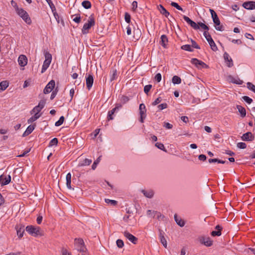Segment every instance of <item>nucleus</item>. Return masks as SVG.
I'll list each match as a JSON object with an SVG mask.
<instances>
[{"label":"nucleus","instance_id":"obj_32","mask_svg":"<svg viewBox=\"0 0 255 255\" xmlns=\"http://www.w3.org/2000/svg\"><path fill=\"white\" fill-rule=\"evenodd\" d=\"M53 14L54 15V16L55 18L56 19L57 22L59 23L61 22V23L64 25V20L62 19V18H60V16H59L58 14L57 13V11H55L53 12Z\"/></svg>","mask_w":255,"mask_h":255},{"label":"nucleus","instance_id":"obj_25","mask_svg":"<svg viewBox=\"0 0 255 255\" xmlns=\"http://www.w3.org/2000/svg\"><path fill=\"white\" fill-rule=\"evenodd\" d=\"M66 185L68 189H71L72 187L71 186V174L70 173H68L66 175Z\"/></svg>","mask_w":255,"mask_h":255},{"label":"nucleus","instance_id":"obj_41","mask_svg":"<svg viewBox=\"0 0 255 255\" xmlns=\"http://www.w3.org/2000/svg\"><path fill=\"white\" fill-rule=\"evenodd\" d=\"M58 143V139L56 137L53 138L50 140L49 143V146H52L54 145H57Z\"/></svg>","mask_w":255,"mask_h":255},{"label":"nucleus","instance_id":"obj_57","mask_svg":"<svg viewBox=\"0 0 255 255\" xmlns=\"http://www.w3.org/2000/svg\"><path fill=\"white\" fill-rule=\"evenodd\" d=\"M116 243H117V246L119 248H122L124 247V242L123 241V240H121V239H118L117 240V242H116Z\"/></svg>","mask_w":255,"mask_h":255},{"label":"nucleus","instance_id":"obj_23","mask_svg":"<svg viewBox=\"0 0 255 255\" xmlns=\"http://www.w3.org/2000/svg\"><path fill=\"white\" fill-rule=\"evenodd\" d=\"M141 192L143 194V195L146 197L149 198H152L154 194L153 191L151 190H142Z\"/></svg>","mask_w":255,"mask_h":255},{"label":"nucleus","instance_id":"obj_10","mask_svg":"<svg viewBox=\"0 0 255 255\" xmlns=\"http://www.w3.org/2000/svg\"><path fill=\"white\" fill-rule=\"evenodd\" d=\"M124 236L133 244H136L137 238L127 231L124 232Z\"/></svg>","mask_w":255,"mask_h":255},{"label":"nucleus","instance_id":"obj_51","mask_svg":"<svg viewBox=\"0 0 255 255\" xmlns=\"http://www.w3.org/2000/svg\"><path fill=\"white\" fill-rule=\"evenodd\" d=\"M101 156H99L97 159L96 160H95L93 164H92V169L94 170L96 167H97V164L99 163V162H100V159H101Z\"/></svg>","mask_w":255,"mask_h":255},{"label":"nucleus","instance_id":"obj_35","mask_svg":"<svg viewBox=\"0 0 255 255\" xmlns=\"http://www.w3.org/2000/svg\"><path fill=\"white\" fill-rule=\"evenodd\" d=\"M82 5L86 9H89L92 6L91 3L89 0H84L82 1Z\"/></svg>","mask_w":255,"mask_h":255},{"label":"nucleus","instance_id":"obj_18","mask_svg":"<svg viewBox=\"0 0 255 255\" xmlns=\"http://www.w3.org/2000/svg\"><path fill=\"white\" fill-rule=\"evenodd\" d=\"M161 40L160 41V44L162 45L164 48L166 47L167 43L168 42V38L166 35L163 34L161 36L160 38Z\"/></svg>","mask_w":255,"mask_h":255},{"label":"nucleus","instance_id":"obj_28","mask_svg":"<svg viewBox=\"0 0 255 255\" xmlns=\"http://www.w3.org/2000/svg\"><path fill=\"white\" fill-rule=\"evenodd\" d=\"M9 83L7 81L0 82V92L5 90L8 86Z\"/></svg>","mask_w":255,"mask_h":255},{"label":"nucleus","instance_id":"obj_44","mask_svg":"<svg viewBox=\"0 0 255 255\" xmlns=\"http://www.w3.org/2000/svg\"><path fill=\"white\" fill-rule=\"evenodd\" d=\"M210 13H211V16H212L213 21H214L216 19H219V17H218L217 13L213 9H210Z\"/></svg>","mask_w":255,"mask_h":255},{"label":"nucleus","instance_id":"obj_14","mask_svg":"<svg viewBox=\"0 0 255 255\" xmlns=\"http://www.w3.org/2000/svg\"><path fill=\"white\" fill-rule=\"evenodd\" d=\"M2 178L1 182V185L4 186L8 184L11 181V176L9 175L5 176L4 174H2Z\"/></svg>","mask_w":255,"mask_h":255},{"label":"nucleus","instance_id":"obj_47","mask_svg":"<svg viewBox=\"0 0 255 255\" xmlns=\"http://www.w3.org/2000/svg\"><path fill=\"white\" fill-rule=\"evenodd\" d=\"M247 85V88L249 90L252 91L254 92L255 91V86L253 84H252L251 82H248Z\"/></svg>","mask_w":255,"mask_h":255},{"label":"nucleus","instance_id":"obj_38","mask_svg":"<svg viewBox=\"0 0 255 255\" xmlns=\"http://www.w3.org/2000/svg\"><path fill=\"white\" fill-rule=\"evenodd\" d=\"M208 43L211 47V48L212 49V50L213 51H216L218 50L217 46H216V45L213 40H212L211 41L210 40V41H209Z\"/></svg>","mask_w":255,"mask_h":255},{"label":"nucleus","instance_id":"obj_56","mask_svg":"<svg viewBox=\"0 0 255 255\" xmlns=\"http://www.w3.org/2000/svg\"><path fill=\"white\" fill-rule=\"evenodd\" d=\"M160 239V242L163 245V246L166 248H167V242L164 237V236L161 237Z\"/></svg>","mask_w":255,"mask_h":255},{"label":"nucleus","instance_id":"obj_5","mask_svg":"<svg viewBox=\"0 0 255 255\" xmlns=\"http://www.w3.org/2000/svg\"><path fill=\"white\" fill-rule=\"evenodd\" d=\"M139 122L143 123L144 122V120L145 119L146 117V109L145 106L144 104H140L139 106Z\"/></svg>","mask_w":255,"mask_h":255},{"label":"nucleus","instance_id":"obj_64","mask_svg":"<svg viewBox=\"0 0 255 255\" xmlns=\"http://www.w3.org/2000/svg\"><path fill=\"white\" fill-rule=\"evenodd\" d=\"M81 18L80 14H76V16L73 19L77 23H79L81 22Z\"/></svg>","mask_w":255,"mask_h":255},{"label":"nucleus","instance_id":"obj_54","mask_svg":"<svg viewBox=\"0 0 255 255\" xmlns=\"http://www.w3.org/2000/svg\"><path fill=\"white\" fill-rule=\"evenodd\" d=\"M45 103H46V102H45V100H41L39 101V103H38V105H37V106L40 109H42L45 105Z\"/></svg>","mask_w":255,"mask_h":255},{"label":"nucleus","instance_id":"obj_36","mask_svg":"<svg viewBox=\"0 0 255 255\" xmlns=\"http://www.w3.org/2000/svg\"><path fill=\"white\" fill-rule=\"evenodd\" d=\"M181 48L182 50H185V51H189V52H193V49L192 48L191 46L190 45H189V44L183 45H182L181 47Z\"/></svg>","mask_w":255,"mask_h":255},{"label":"nucleus","instance_id":"obj_48","mask_svg":"<svg viewBox=\"0 0 255 255\" xmlns=\"http://www.w3.org/2000/svg\"><path fill=\"white\" fill-rule=\"evenodd\" d=\"M151 88H152V85H151L149 84V85H145L144 87V93L146 95H148V93L150 91V90H151Z\"/></svg>","mask_w":255,"mask_h":255},{"label":"nucleus","instance_id":"obj_45","mask_svg":"<svg viewBox=\"0 0 255 255\" xmlns=\"http://www.w3.org/2000/svg\"><path fill=\"white\" fill-rule=\"evenodd\" d=\"M92 160L89 159L87 158L85 159L83 161L82 163H81V166H86V165H89L92 163Z\"/></svg>","mask_w":255,"mask_h":255},{"label":"nucleus","instance_id":"obj_20","mask_svg":"<svg viewBox=\"0 0 255 255\" xmlns=\"http://www.w3.org/2000/svg\"><path fill=\"white\" fill-rule=\"evenodd\" d=\"M158 7L160 13L165 17H167L169 15V12L163 7L162 5L159 4L158 6Z\"/></svg>","mask_w":255,"mask_h":255},{"label":"nucleus","instance_id":"obj_27","mask_svg":"<svg viewBox=\"0 0 255 255\" xmlns=\"http://www.w3.org/2000/svg\"><path fill=\"white\" fill-rule=\"evenodd\" d=\"M147 215L151 216L152 218H154L156 215H157L158 218H159V216H161V214H160V213H159L157 211H152L150 210H147Z\"/></svg>","mask_w":255,"mask_h":255},{"label":"nucleus","instance_id":"obj_60","mask_svg":"<svg viewBox=\"0 0 255 255\" xmlns=\"http://www.w3.org/2000/svg\"><path fill=\"white\" fill-rule=\"evenodd\" d=\"M41 110V109H40L37 106H36L31 111L30 114L32 115L33 113L35 112H36V113L39 114Z\"/></svg>","mask_w":255,"mask_h":255},{"label":"nucleus","instance_id":"obj_61","mask_svg":"<svg viewBox=\"0 0 255 255\" xmlns=\"http://www.w3.org/2000/svg\"><path fill=\"white\" fill-rule=\"evenodd\" d=\"M58 91V87L56 88L53 91V92L51 93V96H50V99L53 100L57 95V93Z\"/></svg>","mask_w":255,"mask_h":255},{"label":"nucleus","instance_id":"obj_26","mask_svg":"<svg viewBox=\"0 0 255 255\" xmlns=\"http://www.w3.org/2000/svg\"><path fill=\"white\" fill-rule=\"evenodd\" d=\"M22 19L28 24L30 25L31 24L32 21L31 20L30 17L29 16V14L27 12L25 13L24 15H23L21 17Z\"/></svg>","mask_w":255,"mask_h":255},{"label":"nucleus","instance_id":"obj_37","mask_svg":"<svg viewBox=\"0 0 255 255\" xmlns=\"http://www.w3.org/2000/svg\"><path fill=\"white\" fill-rule=\"evenodd\" d=\"M16 13L20 17L22 16L25 14L27 12L24 10L22 8H18L17 10H15Z\"/></svg>","mask_w":255,"mask_h":255},{"label":"nucleus","instance_id":"obj_46","mask_svg":"<svg viewBox=\"0 0 255 255\" xmlns=\"http://www.w3.org/2000/svg\"><path fill=\"white\" fill-rule=\"evenodd\" d=\"M170 4L172 6L175 7L179 10L184 11L183 8L177 2L172 1Z\"/></svg>","mask_w":255,"mask_h":255},{"label":"nucleus","instance_id":"obj_42","mask_svg":"<svg viewBox=\"0 0 255 255\" xmlns=\"http://www.w3.org/2000/svg\"><path fill=\"white\" fill-rule=\"evenodd\" d=\"M122 107V105L120 103H117L116 104V106L114 108H113L111 111L112 112L115 113V112H117L120 108Z\"/></svg>","mask_w":255,"mask_h":255},{"label":"nucleus","instance_id":"obj_13","mask_svg":"<svg viewBox=\"0 0 255 255\" xmlns=\"http://www.w3.org/2000/svg\"><path fill=\"white\" fill-rule=\"evenodd\" d=\"M15 229L17 231V235L19 238H21L23 237L24 233V226L20 225L19 226H16Z\"/></svg>","mask_w":255,"mask_h":255},{"label":"nucleus","instance_id":"obj_40","mask_svg":"<svg viewBox=\"0 0 255 255\" xmlns=\"http://www.w3.org/2000/svg\"><path fill=\"white\" fill-rule=\"evenodd\" d=\"M105 202L107 204H111L112 206H116L118 202L116 200H111L109 199H105Z\"/></svg>","mask_w":255,"mask_h":255},{"label":"nucleus","instance_id":"obj_29","mask_svg":"<svg viewBox=\"0 0 255 255\" xmlns=\"http://www.w3.org/2000/svg\"><path fill=\"white\" fill-rule=\"evenodd\" d=\"M78 243L80 246V249H78V250L80 252H85L86 250V247L84 245V241L82 239H78Z\"/></svg>","mask_w":255,"mask_h":255},{"label":"nucleus","instance_id":"obj_2","mask_svg":"<svg viewBox=\"0 0 255 255\" xmlns=\"http://www.w3.org/2000/svg\"><path fill=\"white\" fill-rule=\"evenodd\" d=\"M95 24V18L93 15H91L88 20V22L85 23L82 29V33L86 34L89 33L90 29Z\"/></svg>","mask_w":255,"mask_h":255},{"label":"nucleus","instance_id":"obj_12","mask_svg":"<svg viewBox=\"0 0 255 255\" xmlns=\"http://www.w3.org/2000/svg\"><path fill=\"white\" fill-rule=\"evenodd\" d=\"M19 65L21 67L25 66L27 63V59L25 55H20L18 59Z\"/></svg>","mask_w":255,"mask_h":255},{"label":"nucleus","instance_id":"obj_15","mask_svg":"<svg viewBox=\"0 0 255 255\" xmlns=\"http://www.w3.org/2000/svg\"><path fill=\"white\" fill-rule=\"evenodd\" d=\"M201 242L206 247H211L213 245V241L209 237L202 238V239L201 240Z\"/></svg>","mask_w":255,"mask_h":255},{"label":"nucleus","instance_id":"obj_24","mask_svg":"<svg viewBox=\"0 0 255 255\" xmlns=\"http://www.w3.org/2000/svg\"><path fill=\"white\" fill-rule=\"evenodd\" d=\"M208 162L210 163H214V162H218V163H221V164H225L226 163H228V161H226L225 160H223L221 159H219L218 158H210L208 160Z\"/></svg>","mask_w":255,"mask_h":255},{"label":"nucleus","instance_id":"obj_16","mask_svg":"<svg viewBox=\"0 0 255 255\" xmlns=\"http://www.w3.org/2000/svg\"><path fill=\"white\" fill-rule=\"evenodd\" d=\"M35 126V124L29 126L26 130L23 132L22 136L25 137L30 134L34 129Z\"/></svg>","mask_w":255,"mask_h":255},{"label":"nucleus","instance_id":"obj_6","mask_svg":"<svg viewBox=\"0 0 255 255\" xmlns=\"http://www.w3.org/2000/svg\"><path fill=\"white\" fill-rule=\"evenodd\" d=\"M55 85V81L53 80H51L46 86L45 87L43 93L45 94H48L50 93L52 90L54 89Z\"/></svg>","mask_w":255,"mask_h":255},{"label":"nucleus","instance_id":"obj_50","mask_svg":"<svg viewBox=\"0 0 255 255\" xmlns=\"http://www.w3.org/2000/svg\"><path fill=\"white\" fill-rule=\"evenodd\" d=\"M191 42L192 43V45H191L192 47H193V48L197 49H200V46L196 43V42L195 40H194L193 39H191Z\"/></svg>","mask_w":255,"mask_h":255},{"label":"nucleus","instance_id":"obj_55","mask_svg":"<svg viewBox=\"0 0 255 255\" xmlns=\"http://www.w3.org/2000/svg\"><path fill=\"white\" fill-rule=\"evenodd\" d=\"M237 147L240 149H245L247 147V144L245 142H239L237 143Z\"/></svg>","mask_w":255,"mask_h":255},{"label":"nucleus","instance_id":"obj_11","mask_svg":"<svg viewBox=\"0 0 255 255\" xmlns=\"http://www.w3.org/2000/svg\"><path fill=\"white\" fill-rule=\"evenodd\" d=\"M224 58L226 63V65L228 67H232L234 65L233 60L231 57H230L228 53L225 52L224 53Z\"/></svg>","mask_w":255,"mask_h":255},{"label":"nucleus","instance_id":"obj_1","mask_svg":"<svg viewBox=\"0 0 255 255\" xmlns=\"http://www.w3.org/2000/svg\"><path fill=\"white\" fill-rule=\"evenodd\" d=\"M26 231L32 236L36 237L38 236L43 235L42 232L39 227H35L32 225H29L25 228Z\"/></svg>","mask_w":255,"mask_h":255},{"label":"nucleus","instance_id":"obj_30","mask_svg":"<svg viewBox=\"0 0 255 255\" xmlns=\"http://www.w3.org/2000/svg\"><path fill=\"white\" fill-rule=\"evenodd\" d=\"M229 78L231 80V82L233 83L238 84V85H242L243 83V81L241 80H240L239 78H238L237 79H236L232 76H229Z\"/></svg>","mask_w":255,"mask_h":255},{"label":"nucleus","instance_id":"obj_62","mask_svg":"<svg viewBox=\"0 0 255 255\" xmlns=\"http://www.w3.org/2000/svg\"><path fill=\"white\" fill-rule=\"evenodd\" d=\"M183 18L184 19V20L190 25H191L192 22H193V20H192L190 18H189L188 16L186 15H183Z\"/></svg>","mask_w":255,"mask_h":255},{"label":"nucleus","instance_id":"obj_59","mask_svg":"<svg viewBox=\"0 0 255 255\" xmlns=\"http://www.w3.org/2000/svg\"><path fill=\"white\" fill-rule=\"evenodd\" d=\"M162 78L161 74L160 73H157L155 77H154V80L157 82L159 83L161 81Z\"/></svg>","mask_w":255,"mask_h":255},{"label":"nucleus","instance_id":"obj_22","mask_svg":"<svg viewBox=\"0 0 255 255\" xmlns=\"http://www.w3.org/2000/svg\"><path fill=\"white\" fill-rule=\"evenodd\" d=\"M111 78L110 81H113L116 80L118 77L117 71L116 69L112 68L110 71Z\"/></svg>","mask_w":255,"mask_h":255},{"label":"nucleus","instance_id":"obj_53","mask_svg":"<svg viewBox=\"0 0 255 255\" xmlns=\"http://www.w3.org/2000/svg\"><path fill=\"white\" fill-rule=\"evenodd\" d=\"M130 15L128 12H126L125 14V21L128 23H129L130 22Z\"/></svg>","mask_w":255,"mask_h":255},{"label":"nucleus","instance_id":"obj_52","mask_svg":"<svg viewBox=\"0 0 255 255\" xmlns=\"http://www.w3.org/2000/svg\"><path fill=\"white\" fill-rule=\"evenodd\" d=\"M155 146L159 149L163 151H166L164 146L163 143L161 142H157L155 143Z\"/></svg>","mask_w":255,"mask_h":255},{"label":"nucleus","instance_id":"obj_9","mask_svg":"<svg viewBox=\"0 0 255 255\" xmlns=\"http://www.w3.org/2000/svg\"><path fill=\"white\" fill-rule=\"evenodd\" d=\"M241 138L243 141H253L255 138V136L251 132L249 131L243 134Z\"/></svg>","mask_w":255,"mask_h":255},{"label":"nucleus","instance_id":"obj_39","mask_svg":"<svg viewBox=\"0 0 255 255\" xmlns=\"http://www.w3.org/2000/svg\"><path fill=\"white\" fill-rule=\"evenodd\" d=\"M64 120L65 118L64 116L60 117L59 120L55 123V126L56 127H59L62 125L64 121Z\"/></svg>","mask_w":255,"mask_h":255},{"label":"nucleus","instance_id":"obj_4","mask_svg":"<svg viewBox=\"0 0 255 255\" xmlns=\"http://www.w3.org/2000/svg\"><path fill=\"white\" fill-rule=\"evenodd\" d=\"M192 64L194 65L197 68H208L209 66L205 63L204 62L198 60L197 58H192L191 60Z\"/></svg>","mask_w":255,"mask_h":255},{"label":"nucleus","instance_id":"obj_43","mask_svg":"<svg viewBox=\"0 0 255 255\" xmlns=\"http://www.w3.org/2000/svg\"><path fill=\"white\" fill-rule=\"evenodd\" d=\"M122 107V105L120 103H117L116 104V106L114 108H113L111 111L112 112L115 113V112H117L120 108Z\"/></svg>","mask_w":255,"mask_h":255},{"label":"nucleus","instance_id":"obj_8","mask_svg":"<svg viewBox=\"0 0 255 255\" xmlns=\"http://www.w3.org/2000/svg\"><path fill=\"white\" fill-rule=\"evenodd\" d=\"M242 6L244 8L249 10H252L255 9V1H248L244 2Z\"/></svg>","mask_w":255,"mask_h":255},{"label":"nucleus","instance_id":"obj_17","mask_svg":"<svg viewBox=\"0 0 255 255\" xmlns=\"http://www.w3.org/2000/svg\"><path fill=\"white\" fill-rule=\"evenodd\" d=\"M213 22L215 24V27L217 30L221 31L224 30V26L223 25L221 24L219 18L215 20Z\"/></svg>","mask_w":255,"mask_h":255},{"label":"nucleus","instance_id":"obj_7","mask_svg":"<svg viewBox=\"0 0 255 255\" xmlns=\"http://www.w3.org/2000/svg\"><path fill=\"white\" fill-rule=\"evenodd\" d=\"M86 86L87 88L90 90L92 88L93 82H94V78L92 74H87L86 75Z\"/></svg>","mask_w":255,"mask_h":255},{"label":"nucleus","instance_id":"obj_63","mask_svg":"<svg viewBox=\"0 0 255 255\" xmlns=\"http://www.w3.org/2000/svg\"><path fill=\"white\" fill-rule=\"evenodd\" d=\"M183 18L184 19V20L190 25H191L192 22H193V20H192L190 18H189L188 16L186 15H183Z\"/></svg>","mask_w":255,"mask_h":255},{"label":"nucleus","instance_id":"obj_21","mask_svg":"<svg viewBox=\"0 0 255 255\" xmlns=\"http://www.w3.org/2000/svg\"><path fill=\"white\" fill-rule=\"evenodd\" d=\"M237 109L238 110L239 112L241 114V116L244 118L246 116V110L245 108L240 105L237 106Z\"/></svg>","mask_w":255,"mask_h":255},{"label":"nucleus","instance_id":"obj_19","mask_svg":"<svg viewBox=\"0 0 255 255\" xmlns=\"http://www.w3.org/2000/svg\"><path fill=\"white\" fill-rule=\"evenodd\" d=\"M174 220L178 225L182 227L185 225V222L181 218L178 217L176 214L174 215Z\"/></svg>","mask_w":255,"mask_h":255},{"label":"nucleus","instance_id":"obj_33","mask_svg":"<svg viewBox=\"0 0 255 255\" xmlns=\"http://www.w3.org/2000/svg\"><path fill=\"white\" fill-rule=\"evenodd\" d=\"M129 98L127 96L122 95L120 98L121 103L122 105L126 104L129 101Z\"/></svg>","mask_w":255,"mask_h":255},{"label":"nucleus","instance_id":"obj_34","mask_svg":"<svg viewBox=\"0 0 255 255\" xmlns=\"http://www.w3.org/2000/svg\"><path fill=\"white\" fill-rule=\"evenodd\" d=\"M172 82L174 84H179L181 83V79L179 76L175 75L172 77Z\"/></svg>","mask_w":255,"mask_h":255},{"label":"nucleus","instance_id":"obj_3","mask_svg":"<svg viewBox=\"0 0 255 255\" xmlns=\"http://www.w3.org/2000/svg\"><path fill=\"white\" fill-rule=\"evenodd\" d=\"M44 54L45 60H44L42 65L41 69L42 73H44L49 67L52 60V55L49 52L44 51Z\"/></svg>","mask_w":255,"mask_h":255},{"label":"nucleus","instance_id":"obj_58","mask_svg":"<svg viewBox=\"0 0 255 255\" xmlns=\"http://www.w3.org/2000/svg\"><path fill=\"white\" fill-rule=\"evenodd\" d=\"M222 234V232L220 231H213L211 233V235L213 237L220 236Z\"/></svg>","mask_w":255,"mask_h":255},{"label":"nucleus","instance_id":"obj_49","mask_svg":"<svg viewBox=\"0 0 255 255\" xmlns=\"http://www.w3.org/2000/svg\"><path fill=\"white\" fill-rule=\"evenodd\" d=\"M243 99L246 103H247L249 104H251L253 101L252 98L247 96H243Z\"/></svg>","mask_w":255,"mask_h":255},{"label":"nucleus","instance_id":"obj_31","mask_svg":"<svg viewBox=\"0 0 255 255\" xmlns=\"http://www.w3.org/2000/svg\"><path fill=\"white\" fill-rule=\"evenodd\" d=\"M41 116V114L35 113V115L31 117L30 118H29L27 122L28 124H30L34 122L35 121L37 120Z\"/></svg>","mask_w":255,"mask_h":255}]
</instances>
